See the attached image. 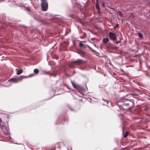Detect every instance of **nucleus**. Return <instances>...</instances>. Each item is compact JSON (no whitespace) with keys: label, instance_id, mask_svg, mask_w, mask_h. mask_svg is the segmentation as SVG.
Here are the masks:
<instances>
[{"label":"nucleus","instance_id":"aec40b11","mask_svg":"<svg viewBox=\"0 0 150 150\" xmlns=\"http://www.w3.org/2000/svg\"><path fill=\"white\" fill-rule=\"evenodd\" d=\"M0 127L1 129L6 127L3 124H0Z\"/></svg>","mask_w":150,"mask_h":150},{"label":"nucleus","instance_id":"37998d69","mask_svg":"<svg viewBox=\"0 0 150 150\" xmlns=\"http://www.w3.org/2000/svg\"><path fill=\"white\" fill-rule=\"evenodd\" d=\"M100 47V49H102V47Z\"/></svg>","mask_w":150,"mask_h":150},{"label":"nucleus","instance_id":"cd10ccee","mask_svg":"<svg viewBox=\"0 0 150 150\" xmlns=\"http://www.w3.org/2000/svg\"><path fill=\"white\" fill-rule=\"evenodd\" d=\"M120 40H121V39H120V40H119L118 41H116V40L115 41V43H116V44H118V43H120Z\"/></svg>","mask_w":150,"mask_h":150},{"label":"nucleus","instance_id":"20e7f679","mask_svg":"<svg viewBox=\"0 0 150 150\" xmlns=\"http://www.w3.org/2000/svg\"><path fill=\"white\" fill-rule=\"evenodd\" d=\"M84 42L80 41L79 43V45L81 48H83L87 50H88L89 46L84 43Z\"/></svg>","mask_w":150,"mask_h":150},{"label":"nucleus","instance_id":"9d476101","mask_svg":"<svg viewBox=\"0 0 150 150\" xmlns=\"http://www.w3.org/2000/svg\"><path fill=\"white\" fill-rule=\"evenodd\" d=\"M109 38H116L117 34L112 32H110L109 33Z\"/></svg>","mask_w":150,"mask_h":150},{"label":"nucleus","instance_id":"a878e982","mask_svg":"<svg viewBox=\"0 0 150 150\" xmlns=\"http://www.w3.org/2000/svg\"><path fill=\"white\" fill-rule=\"evenodd\" d=\"M123 105H126V106H128L129 105H130V103H123Z\"/></svg>","mask_w":150,"mask_h":150},{"label":"nucleus","instance_id":"3c124183","mask_svg":"<svg viewBox=\"0 0 150 150\" xmlns=\"http://www.w3.org/2000/svg\"><path fill=\"white\" fill-rule=\"evenodd\" d=\"M54 77H55V75H54Z\"/></svg>","mask_w":150,"mask_h":150},{"label":"nucleus","instance_id":"f704fd0d","mask_svg":"<svg viewBox=\"0 0 150 150\" xmlns=\"http://www.w3.org/2000/svg\"><path fill=\"white\" fill-rule=\"evenodd\" d=\"M93 45H94V46L95 47H96V45L95 44L93 43Z\"/></svg>","mask_w":150,"mask_h":150},{"label":"nucleus","instance_id":"a18cd8bd","mask_svg":"<svg viewBox=\"0 0 150 150\" xmlns=\"http://www.w3.org/2000/svg\"><path fill=\"white\" fill-rule=\"evenodd\" d=\"M143 38H140V39H143Z\"/></svg>","mask_w":150,"mask_h":150},{"label":"nucleus","instance_id":"4c0bfd02","mask_svg":"<svg viewBox=\"0 0 150 150\" xmlns=\"http://www.w3.org/2000/svg\"><path fill=\"white\" fill-rule=\"evenodd\" d=\"M2 122V120L1 118H0V122Z\"/></svg>","mask_w":150,"mask_h":150},{"label":"nucleus","instance_id":"dca6fc26","mask_svg":"<svg viewBox=\"0 0 150 150\" xmlns=\"http://www.w3.org/2000/svg\"><path fill=\"white\" fill-rule=\"evenodd\" d=\"M125 99L124 98H120L117 100V102H122L124 101Z\"/></svg>","mask_w":150,"mask_h":150},{"label":"nucleus","instance_id":"ddd939ff","mask_svg":"<svg viewBox=\"0 0 150 150\" xmlns=\"http://www.w3.org/2000/svg\"><path fill=\"white\" fill-rule=\"evenodd\" d=\"M88 50H90L93 53H95L97 54H99V53L97 52L95 50L92 49L90 47H89Z\"/></svg>","mask_w":150,"mask_h":150},{"label":"nucleus","instance_id":"c9c22d12","mask_svg":"<svg viewBox=\"0 0 150 150\" xmlns=\"http://www.w3.org/2000/svg\"><path fill=\"white\" fill-rule=\"evenodd\" d=\"M57 42H56V43L54 44V46H55L57 45Z\"/></svg>","mask_w":150,"mask_h":150},{"label":"nucleus","instance_id":"a19ab883","mask_svg":"<svg viewBox=\"0 0 150 150\" xmlns=\"http://www.w3.org/2000/svg\"><path fill=\"white\" fill-rule=\"evenodd\" d=\"M94 38H91V40H93Z\"/></svg>","mask_w":150,"mask_h":150},{"label":"nucleus","instance_id":"864d4df0","mask_svg":"<svg viewBox=\"0 0 150 150\" xmlns=\"http://www.w3.org/2000/svg\"><path fill=\"white\" fill-rule=\"evenodd\" d=\"M123 134V132H122V134Z\"/></svg>","mask_w":150,"mask_h":150},{"label":"nucleus","instance_id":"f257e3e1","mask_svg":"<svg viewBox=\"0 0 150 150\" xmlns=\"http://www.w3.org/2000/svg\"><path fill=\"white\" fill-rule=\"evenodd\" d=\"M26 77L23 75L21 76L18 78H13L9 79L8 81L13 83H17L22 81L23 79L26 78Z\"/></svg>","mask_w":150,"mask_h":150},{"label":"nucleus","instance_id":"09e8293b","mask_svg":"<svg viewBox=\"0 0 150 150\" xmlns=\"http://www.w3.org/2000/svg\"><path fill=\"white\" fill-rule=\"evenodd\" d=\"M122 129H123V127H122Z\"/></svg>","mask_w":150,"mask_h":150},{"label":"nucleus","instance_id":"c03bdc74","mask_svg":"<svg viewBox=\"0 0 150 150\" xmlns=\"http://www.w3.org/2000/svg\"><path fill=\"white\" fill-rule=\"evenodd\" d=\"M124 149H121L120 150H123Z\"/></svg>","mask_w":150,"mask_h":150},{"label":"nucleus","instance_id":"f8f14e48","mask_svg":"<svg viewBox=\"0 0 150 150\" xmlns=\"http://www.w3.org/2000/svg\"><path fill=\"white\" fill-rule=\"evenodd\" d=\"M16 70L17 71L16 74L18 75H20L23 72V70L22 69H20L17 70V69H16Z\"/></svg>","mask_w":150,"mask_h":150},{"label":"nucleus","instance_id":"603ef678","mask_svg":"<svg viewBox=\"0 0 150 150\" xmlns=\"http://www.w3.org/2000/svg\"><path fill=\"white\" fill-rule=\"evenodd\" d=\"M52 68H53V67H52L51 68V69H52Z\"/></svg>","mask_w":150,"mask_h":150},{"label":"nucleus","instance_id":"c756f323","mask_svg":"<svg viewBox=\"0 0 150 150\" xmlns=\"http://www.w3.org/2000/svg\"><path fill=\"white\" fill-rule=\"evenodd\" d=\"M131 94L132 95H133L134 96H136L137 95V94H135L134 93H131Z\"/></svg>","mask_w":150,"mask_h":150},{"label":"nucleus","instance_id":"473e14b6","mask_svg":"<svg viewBox=\"0 0 150 150\" xmlns=\"http://www.w3.org/2000/svg\"><path fill=\"white\" fill-rule=\"evenodd\" d=\"M102 6L103 7H105V3H102Z\"/></svg>","mask_w":150,"mask_h":150},{"label":"nucleus","instance_id":"79ce46f5","mask_svg":"<svg viewBox=\"0 0 150 150\" xmlns=\"http://www.w3.org/2000/svg\"><path fill=\"white\" fill-rule=\"evenodd\" d=\"M102 105H106V106H107V105H105L104 104H102Z\"/></svg>","mask_w":150,"mask_h":150},{"label":"nucleus","instance_id":"5fc2aeb1","mask_svg":"<svg viewBox=\"0 0 150 150\" xmlns=\"http://www.w3.org/2000/svg\"><path fill=\"white\" fill-rule=\"evenodd\" d=\"M149 16H150V14L149 15Z\"/></svg>","mask_w":150,"mask_h":150},{"label":"nucleus","instance_id":"de8ad7c7","mask_svg":"<svg viewBox=\"0 0 150 150\" xmlns=\"http://www.w3.org/2000/svg\"><path fill=\"white\" fill-rule=\"evenodd\" d=\"M51 74H49V75H51Z\"/></svg>","mask_w":150,"mask_h":150},{"label":"nucleus","instance_id":"0eeeda50","mask_svg":"<svg viewBox=\"0 0 150 150\" xmlns=\"http://www.w3.org/2000/svg\"><path fill=\"white\" fill-rule=\"evenodd\" d=\"M113 42H110V41L109 39V38H103V42L104 44H106L107 43H108L109 44L112 45L114 43V42L113 40H112Z\"/></svg>","mask_w":150,"mask_h":150},{"label":"nucleus","instance_id":"5701e85b","mask_svg":"<svg viewBox=\"0 0 150 150\" xmlns=\"http://www.w3.org/2000/svg\"><path fill=\"white\" fill-rule=\"evenodd\" d=\"M138 36L139 37V38H142V34L140 33H138Z\"/></svg>","mask_w":150,"mask_h":150},{"label":"nucleus","instance_id":"1a4fd4ad","mask_svg":"<svg viewBox=\"0 0 150 150\" xmlns=\"http://www.w3.org/2000/svg\"><path fill=\"white\" fill-rule=\"evenodd\" d=\"M126 100H128L129 101L128 103H130V105H131V106L130 107H129L128 108V109H130L131 108H132L133 107V106H134V100H133L131 99H128L127 98L126 99Z\"/></svg>","mask_w":150,"mask_h":150},{"label":"nucleus","instance_id":"a211bd4d","mask_svg":"<svg viewBox=\"0 0 150 150\" xmlns=\"http://www.w3.org/2000/svg\"><path fill=\"white\" fill-rule=\"evenodd\" d=\"M129 17L132 18H134V16L132 13H130V14Z\"/></svg>","mask_w":150,"mask_h":150},{"label":"nucleus","instance_id":"c85d7f7f","mask_svg":"<svg viewBox=\"0 0 150 150\" xmlns=\"http://www.w3.org/2000/svg\"><path fill=\"white\" fill-rule=\"evenodd\" d=\"M117 105L119 107V109H121L122 108L121 106L118 104V103L117 104Z\"/></svg>","mask_w":150,"mask_h":150},{"label":"nucleus","instance_id":"2eb2a0df","mask_svg":"<svg viewBox=\"0 0 150 150\" xmlns=\"http://www.w3.org/2000/svg\"><path fill=\"white\" fill-rule=\"evenodd\" d=\"M34 73L35 74H37L39 72V71L38 69H35L33 70Z\"/></svg>","mask_w":150,"mask_h":150},{"label":"nucleus","instance_id":"9b49d317","mask_svg":"<svg viewBox=\"0 0 150 150\" xmlns=\"http://www.w3.org/2000/svg\"><path fill=\"white\" fill-rule=\"evenodd\" d=\"M77 53L81 57H84L85 56V52L82 51H79Z\"/></svg>","mask_w":150,"mask_h":150},{"label":"nucleus","instance_id":"f3484780","mask_svg":"<svg viewBox=\"0 0 150 150\" xmlns=\"http://www.w3.org/2000/svg\"><path fill=\"white\" fill-rule=\"evenodd\" d=\"M49 72H50L49 71H46L45 70H43L42 71L43 74H48L49 73Z\"/></svg>","mask_w":150,"mask_h":150},{"label":"nucleus","instance_id":"6e6552de","mask_svg":"<svg viewBox=\"0 0 150 150\" xmlns=\"http://www.w3.org/2000/svg\"><path fill=\"white\" fill-rule=\"evenodd\" d=\"M68 107L71 111L74 112L77 111L79 110V108H75L74 106L72 105H68Z\"/></svg>","mask_w":150,"mask_h":150},{"label":"nucleus","instance_id":"b1692460","mask_svg":"<svg viewBox=\"0 0 150 150\" xmlns=\"http://www.w3.org/2000/svg\"><path fill=\"white\" fill-rule=\"evenodd\" d=\"M34 75V74H30V75H29L28 76H27V77H31L32 76H33Z\"/></svg>","mask_w":150,"mask_h":150},{"label":"nucleus","instance_id":"2f4dec72","mask_svg":"<svg viewBox=\"0 0 150 150\" xmlns=\"http://www.w3.org/2000/svg\"><path fill=\"white\" fill-rule=\"evenodd\" d=\"M67 88L69 90V87L66 84H65V85Z\"/></svg>","mask_w":150,"mask_h":150},{"label":"nucleus","instance_id":"72a5a7b5","mask_svg":"<svg viewBox=\"0 0 150 150\" xmlns=\"http://www.w3.org/2000/svg\"><path fill=\"white\" fill-rule=\"evenodd\" d=\"M96 3H98V0H96Z\"/></svg>","mask_w":150,"mask_h":150},{"label":"nucleus","instance_id":"423d86ee","mask_svg":"<svg viewBox=\"0 0 150 150\" xmlns=\"http://www.w3.org/2000/svg\"><path fill=\"white\" fill-rule=\"evenodd\" d=\"M6 123L7 124L8 126H6V127L1 129L2 130L4 133L5 135L8 136L9 134V130L8 128V122H6Z\"/></svg>","mask_w":150,"mask_h":150},{"label":"nucleus","instance_id":"4468645a","mask_svg":"<svg viewBox=\"0 0 150 150\" xmlns=\"http://www.w3.org/2000/svg\"><path fill=\"white\" fill-rule=\"evenodd\" d=\"M95 6L96 9L98 11V12L100 13V8L98 3H96Z\"/></svg>","mask_w":150,"mask_h":150},{"label":"nucleus","instance_id":"bb28decb","mask_svg":"<svg viewBox=\"0 0 150 150\" xmlns=\"http://www.w3.org/2000/svg\"><path fill=\"white\" fill-rule=\"evenodd\" d=\"M118 14L120 16H122L123 15L122 13L120 11L119 12Z\"/></svg>","mask_w":150,"mask_h":150},{"label":"nucleus","instance_id":"39448f33","mask_svg":"<svg viewBox=\"0 0 150 150\" xmlns=\"http://www.w3.org/2000/svg\"><path fill=\"white\" fill-rule=\"evenodd\" d=\"M84 62V61L81 59H78L76 60L71 62L72 64L80 65Z\"/></svg>","mask_w":150,"mask_h":150},{"label":"nucleus","instance_id":"ea45409f","mask_svg":"<svg viewBox=\"0 0 150 150\" xmlns=\"http://www.w3.org/2000/svg\"><path fill=\"white\" fill-rule=\"evenodd\" d=\"M80 69L81 70H83V68H80Z\"/></svg>","mask_w":150,"mask_h":150},{"label":"nucleus","instance_id":"7c9ffc66","mask_svg":"<svg viewBox=\"0 0 150 150\" xmlns=\"http://www.w3.org/2000/svg\"><path fill=\"white\" fill-rule=\"evenodd\" d=\"M55 95L54 94V95H53L52 97H50V98H48L47 99V100H49V99H51V98H52L53 97V96H55Z\"/></svg>","mask_w":150,"mask_h":150},{"label":"nucleus","instance_id":"4be33fe9","mask_svg":"<svg viewBox=\"0 0 150 150\" xmlns=\"http://www.w3.org/2000/svg\"><path fill=\"white\" fill-rule=\"evenodd\" d=\"M135 47L136 48L135 49H136V50H131V51H134L135 52H137V51L138 50V47H137V46H135Z\"/></svg>","mask_w":150,"mask_h":150},{"label":"nucleus","instance_id":"393cba45","mask_svg":"<svg viewBox=\"0 0 150 150\" xmlns=\"http://www.w3.org/2000/svg\"><path fill=\"white\" fill-rule=\"evenodd\" d=\"M127 132H126L124 135H123L124 137H126L127 136L128 134V133H127Z\"/></svg>","mask_w":150,"mask_h":150},{"label":"nucleus","instance_id":"412c9836","mask_svg":"<svg viewBox=\"0 0 150 150\" xmlns=\"http://www.w3.org/2000/svg\"><path fill=\"white\" fill-rule=\"evenodd\" d=\"M110 38L111 39H110L111 41H110V42H113L112 41V40H113L114 43L115 42L114 41H115L116 40V38Z\"/></svg>","mask_w":150,"mask_h":150},{"label":"nucleus","instance_id":"58836bf2","mask_svg":"<svg viewBox=\"0 0 150 150\" xmlns=\"http://www.w3.org/2000/svg\"><path fill=\"white\" fill-rule=\"evenodd\" d=\"M96 47H97L98 49H99V47L98 46H96Z\"/></svg>","mask_w":150,"mask_h":150},{"label":"nucleus","instance_id":"f03ea898","mask_svg":"<svg viewBox=\"0 0 150 150\" xmlns=\"http://www.w3.org/2000/svg\"><path fill=\"white\" fill-rule=\"evenodd\" d=\"M41 7L42 10L44 11L47 10L48 7V4L47 0H42Z\"/></svg>","mask_w":150,"mask_h":150},{"label":"nucleus","instance_id":"49530a36","mask_svg":"<svg viewBox=\"0 0 150 150\" xmlns=\"http://www.w3.org/2000/svg\"><path fill=\"white\" fill-rule=\"evenodd\" d=\"M148 76L149 77H150V76H149V75H148Z\"/></svg>","mask_w":150,"mask_h":150},{"label":"nucleus","instance_id":"6ab92c4d","mask_svg":"<svg viewBox=\"0 0 150 150\" xmlns=\"http://www.w3.org/2000/svg\"><path fill=\"white\" fill-rule=\"evenodd\" d=\"M102 100L103 101L105 102H106L107 103V105H108L109 103V101L108 100L105 99L103 98H102Z\"/></svg>","mask_w":150,"mask_h":150},{"label":"nucleus","instance_id":"7ed1b4c3","mask_svg":"<svg viewBox=\"0 0 150 150\" xmlns=\"http://www.w3.org/2000/svg\"><path fill=\"white\" fill-rule=\"evenodd\" d=\"M71 82L73 87L76 89L80 91H83L84 90V88L81 86L74 83L72 81H71Z\"/></svg>","mask_w":150,"mask_h":150},{"label":"nucleus","instance_id":"e433bc0d","mask_svg":"<svg viewBox=\"0 0 150 150\" xmlns=\"http://www.w3.org/2000/svg\"><path fill=\"white\" fill-rule=\"evenodd\" d=\"M98 54H97V53H96V54H95L96 55V56H99V55H98Z\"/></svg>","mask_w":150,"mask_h":150},{"label":"nucleus","instance_id":"8fccbe9b","mask_svg":"<svg viewBox=\"0 0 150 150\" xmlns=\"http://www.w3.org/2000/svg\"><path fill=\"white\" fill-rule=\"evenodd\" d=\"M11 140H12V139H11ZM10 141L12 142V140H11Z\"/></svg>","mask_w":150,"mask_h":150}]
</instances>
